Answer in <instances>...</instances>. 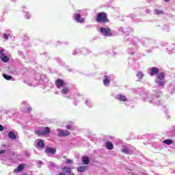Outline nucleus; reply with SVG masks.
<instances>
[{
	"label": "nucleus",
	"mask_w": 175,
	"mask_h": 175,
	"mask_svg": "<svg viewBox=\"0 0 175 175\" xmlns=\"http://www.w3.org/2000/svg\"><path fill=\"white\" fill-rule=\"evenodd\" d=\"M82 162L84 165H88L90 163V158L87 156L83 157Z\"/></svg>",
	"instance_id": "nucleus-13"
},
{
	"label": "nucleus",
	"mask_w": 175,
	"mask_h": 175,
	"mask_svg": "<svg viewBox=\"0 0 175 175\" xmlns=\"http://www.w3.org/2000/svg\"><path fill=\"white\" fill-rule=\"evenodd\" d=\"M75 21L81 23H83L85 21L84 18H81V15H80L79 14H75Z\"/></svg>",
	"instance_id": "nucleus-9"
},
{
	"label": "nucleus",
	"mask_w": 175,
	"mask_h": 175,
	"mask_svg": "<svg viewBox=\"0 0 175 175\" xmlns=\"http://www.w3.org/2000/svg\"><path fill=\"white\" fill-rule=\"evenodd\" d=\"M3 131V126L0 124V131Z\"/></svg>",
	"instance_id": "nucleus-31"
},
{
	"label": "nucleus",
	"mask_w": 175,
	"mask_h": 175,
	"mask_svg": "<svg viewBox=\"0 0 175 175\" xmlns=\"http://www.w3.org/2000/svg\"><path fill=\"white\" fill-rule=\"evenodd\" d=\"M8 137H10V139H12V140H16V138L14 133L12 131L8 133Z\"/></svg>",
	"instance_id": "nucleus-16"
},
{
	"label": "nucleus",
	"mask_w": 175,
	"mask_h": 175,
	"mask_svg": "<svg viewBox=\"0 0 175 175\" xmlns=\"http://www.w3.org/2000/svg\"><path fill=\"white\" fill-rule=\"evenodd\" d=\"M5 151L4 150H0V155L2 154H5Z\"/></svg>",
	"instance_id": "nucleus-30"
},
{
	"label": "nucleus",
	"mask_w": 175,
	"mask_h": 175,
	"mask_svg": "<svg viewBox=\"0 0 175 175\" xmlns=\"http://www.w3.org/2000/svg\"><path fill=\"white\" fill-rule=\"evenodd\" d=\"M66 129H68V130H70V129H72V126L70 124H68V125L66 126Z\"/></svg>",
	"instance_id": "nucleus-28"
},
{
	"label": "nucleus",
	"mask_w": 175,
	"mask_h": 175,
	"mask_svg": "<svg viewBox=\"0 0 175 175\" xmlns=\"http://www.w3.org/2000/svg\"><path fill=\"white\" fill-rule=\"evenodd\" d=\"M32 111V108L31 107H28L26 110V113H31Z\"/></svg>",
	"instance_id": "nucleus-26"
},
{
	"label": "nucleus",
	"mask_w": 175,
	"mask_h": 175,
	"mask_svg": "<svg viewBox=\"0 0 175 175\" xmlns=\"http://www.w3.org/2000/svg\"><path fill=\"white\" fill-rule=\"evenodd\" d=\"M2 54H3V50H0V55H2Z\"/></svg>",
	"instance_id": "nucleus-32"
},
{
	"label": "nucleus",
	"mask_w": 175,
	"mask_h": 175,
	"mask_svg": "<svg viewBox=\"0 0 175 175\" xmlns=\"http://www.w3.org/2000/svg\"><path fill=\"white\" fill-rule=\"evenodd\" d=\"M63 172H59V175H66L65 173H68L70 174L72 173V167H63L62 168Z\"/></svg>",
	"instance_id": "nucleus-4"
},
{
	"label": "nucleus",
	"mask_w": 175,
	"mask_h": 175,
	"mask_svg": "<svg viewBox=\"0 0 175 175\" xmlns=\"http://www.w3.org/2000/svg\"><path fill=\"white\" fill-rule=\"evenodd\" d=\"M69 92V88L68 87H65L62 90V94L64 95H66Z\"/></svg>",
	"instance_id": "nucleus-17"
},
{
	"label": "nucleus",
	"mask_w": 175,
	"mask_h": 175,
	"mask_svg": "<svg viewBox=\"0 0 175 175\" xmlns=\"http://www.w3.org/2000/svg\"><path fill=\"white\" fill-rule=\"evenodd\" d=\"M155 13H156V14H158V15H159V14H163V11L159 10H155Z\"/></svg>",
	"instance_id": "nucleus-25"
},
{
	"label": "nucleus",
	"mask_w": 175,
	"mask_h": 175,
	"mask_svg": "<svg viewBox=\"0 0 175 175\" xmlns=\"http://www.w3.org/2000/svg\"><path fill=\"white\" fill-rule=\"evenodd\" d=\"M122 152H124V154H129V149H128V148H123L122 149Z\"/></svg>",
	"instance_id": "nucleus-24"
},
{
	"label": "nucleus",
	"mask_w": 175,
	"mask_h": 175,
	"mask_svg": "<svg viewBox=\"0 0 175 175\" xmlns=\"http://www.w3.org/2000/svg\"><path fill=\"white\" fill-rule=\"evenodd\" d=\"M59 137H66V136H70V132L67 130L57 129Z\"/></svg>",
	"instance_id": "nucleus-2"
},
{
	"label": "nucleus",
	"mask_w": 175,
	"mask_h": 175,
	"mask_svg": "<svg viewBox=\"0 0 175 175\" xmlns=\"http://www.w3.org/2000/svg\"><path fill=\"white\" fill-rule=\"evenodd\" d=\"M159 84H161V85H163V82H162V81H159Z\"/></svg>",
	"instance_id": "nucleus-33"
},
{
	"label": "nucleus",
	"mask_w": 175,
	"mask_h": 175,
	"mask_svg": "<svg viewBox=\"0 0 175 175\" xmlns=\"http://www.w3.org/2000/svg\"><path fill=\"white\" fill-rule=\"evenodd\" d=\"M0 59H1V61H3V62H9V57L5 55V53H1Z\"/></svg>",
	"instance_id": "nucleus-11"
},
{
	"label": "nucleus",
	"mask_w": 175,
	"mask_h": 175,
	"mask_svg": "<svg viewBox=\"0 0 175 175\" xmlns=\"http://www.w3.org/2000/svg\"><path fill=\"white\" fill-rule=\"evenodd\" d=\"M143 76H144V75L143 74V72H139L137 74V77H138V79H143Z\"/></svg>",
	"instance_id": "nucleus-23"
},
{
	"label": "nucleus",
	"mask_w": 175,
	"mask_h": 175,
	"mask_svg": "<svg viewBox=\"0 0 175 175\" xmlns=\"http://www.w3.org/2000/svg\"><path fill=\"white\" fill-rule=\"evenodd\" d=\"M37 146L39 148H44V142H43V140H40Z\"/></svg>",
	"instance_id": "nucleus-15"
},
{
	"label": "nucleus",
	"mask_w": 175,
	"mask_h": 175,
	"mask_svg": "<svg viewBox=\"0 0 175 175\" xmlns=\"http://www.w3.org/2000/svg\"><path fill=\"white\" fill-rule=\"evenodd\" d=\"M38 163H42V161H39Z\"/></svg>",
	"instance_id": "nucleus-35"
},
{
	"label": "nucleus",
	"mask_w": 175,
	"mask_h": 175,
	"mask_svg": "<svg viewBox=\"0 0 175 175\" xmlns=\"http://www.w3.org/2000/svg\"><path fill=\"white\" fill-rule=\"evenodd\" d=\"M163 143H164V144H167V146H170V144H173V141L171 139H165Z\"/></svg>",
	"instance_id": "nucleus-20"
},
{
	"label": "nucleus",
	"mask_w": 175,
	"mask_h": 175,
	"mask_svg": "<svg viewBox=\"0 0 175 175\" xmlns=\"http://www.w3.org/2000/svg\"><path fill=\"white\" fill-rule=\"evenodd\" d=\"M100 31L102 34L104 35V36H111L113 33H111V29L106 27H101L100 29Z\"/></svg>",
	"instance_id": "nucleus-3"
},
{
	"label": "nucleus",
	"mask_w": 175,
	"mask_h": 175,
	"mask_svg": "<svg viewBox=\"0 0 175 175\" xmlns=\"http://www.w3.org/2000/svg\"><path fill=\"white\" fill-rule=\"evenodd\" d=\"M66 163H67V164L72 163V160H70V159H67Z\"/></svg>",
	"instance_id": "nucleus-29"
},
{
	"label": "nucleus",
	"mask_w": 175,
	"mask_h": 175,
	"mask_svg": "<svg viewBox=\"0 0 175 175\" xmlns=\"http://www.w3.org/2000/svg\"><path fill=\"white\" fill-rule=\"evenodd\" d=\"M96 23H103L106 24V23H110V20L107 18V14L105 12H98L96 17Z\"/></svg>",
	"instance_id": "nucleus-1"
},
{
	"label": "nucleus",
	"mask_w": 175,
	"mask_h": 175,
	"mask_svg": "<svg viewBox=\"0 0 175 175\" xmlns=\"http://www.w3.org/2000/svg\"><path fill=\"white\" fill-rule=\"evenodd\" d=\"M86 170H87V167H85V166H80L78 167V172L79 173H83Z\"/></svg>",
	"instance_id": "nucleus-18"
},
{
	"label": "nucleus",
	"mask_w": 175,
	"mask_h": 175,
	"mask_svg": "<svg viewBox=\"0 0 175 175\" xmlns=\"http://www.w3.org/2000/svg\"><path fill=\"white\" fill-rule=\"evenodd\" d=\"M64 84H65V81L61 79H58L55 81V85L57 88H61L62 87H63Z\"/></svg>",
	"instance_id": "nucleus-6"
},
{
	"label": "nucleus",
	"mask_w": 175,
	"mask_h": 175,
	"mask_svg": "<svg viewBox=\"0 0 175 175\" xmlns=\"http://www.w3.org/2000/svg\"><path fill=\"white\" fill-rule=\"evenodd\" d=\"M3 38L5 40H8V39H9V36H8V34L5 33L3 35Z\"/></svg>",
	"instance_id": "nucleus-27"
},
{
	"label": "nucleus",
	"mask_w": 175,
	"mask_h": 175,
	"mask_svg": "<svg viewBox=\"0 0 175 175\" xmlns=\"http://www.w3.org/2000/svg\"><path fill=\"white\" fill-rule=\"evenodd\" d=\"M116 98L118 100H120L121 102H126V96H125L124 95H122V94H118L116 96Z\"/></svg>",
	"instance_id": "nucleus-8"
},
{
	"label": "nucleus",
	"mask_w": 175,
	"mask_h": 175,
	"mask_svg": "<svg viewBox=\"0 0 175 175\" xmlns=\"http://www.w3.org/2000/svg\"><path fill=\"white\" fill-rule=\"evenodd\" d=\"M23 170V164H20L17 169L14 170V173H18L19 172H21Z\"/></svg>",
	"instance_id": "nucleus-19"
},
{
	"label": "nucleus",
	"mask_w": 175,
	"mask_h": 175,
	"mask_svg": "<svg viewBox=\"0 0 175 175\" xmlns=\"http://www.w3.org/2000/svg\"><path fill=\"white\" fill-rule=\"evenodd\" d=\"M158 79L159 80H164L165 79V74L163 72H161L158 75Z\"/></svg>",
	"instance_id": "nucleus-21"
},
{
	"label": "nucleus",
	"mask_w": 175,
	"mask_h": 175,
	"mask_svg": "<svg viewBox=\"0 0 175 175\" xmlns=\"http://www.w3.org/2000/svg\"><path fill=\"white\" fill-rule=\"evenodd\" d=\"M103 84L105 87H107V85L110 84V79H109V77L104 76Z\"/></svg>",
	"instance_id": "nucleus-12"
},
{
	"label": "nucleus",
	"mask_w": 175,
	"mask_h": 175,
	"mask_svg": "<svg viewBox=\"0 0 175 175\" xmlns=\"http://www.w3.org/2000/svg\"><path fill=\"white\" fill-rule=\"evenodd\" d=\"M45 152L46 154H52V155H54V154L57 152V150L54 148H46Z\"/></svg>",
	"instance_id": "nucleus-7"
},
{
	"label": "nucleus",
	"mask_w": 175,
	"mask_h": 175,
	"mask_svg": "<svg viewBox=\"0 0 175 175\" xmlns=\"http://www.w3.org/2000/svg\"><path fill=\"white\" fill-rule=\"evenodd\" d=\"M114 147V145L113 144V143L108 142L106 143V148H107V150H113Z\"/></svg>",
	"instance_id": "nucleus-14"
},
{
	"label": "nucleus",
	"mask_w": 175,
	"mask_h": 175,
	"mask_svg": "<svg viewBox=\"0 0 175 175\" xmlns=\"http://www.w3.org/2000/svg\"><path fill=\"white\" fill-rule=\"evenodd\" d=\"M51 133V130L50 129V127H44L43 131H41L40 132V135H42V136H46V135H50Z\"/></svg>",
	"instance_id": "nucleus-5"
},
{
	"label": "nucleus",
	"mask_w": 175,
	"mask_h": 175,
	"mask_svg": "<svg viewBox=\"0 0 175 175\" xmlns=\"http://www.w3.org/2000/svg\"><path fill=\"white\" fill-rule=\"evenodd\" d=\"M3 77H4V79H5V80H12V76L8 75H6V74H3Z\"/></svg>",
	"instance_id": "nucleus-22"
},
{
	"label": "nucleus",
	"mask_w": 175,
	"mask_h": 175,
	"mask_svg": "<svg viewBox=\"0 0 175 175\" xmlns=\"http://www.w3.org/2000/svg\"><path fill=\"white\" fill-rule=\"evenodd\" d=\"M159 73V68L157 67H154L151 69L150 75L151 76H155V75H158Z\"/></svg>",
	"instance_id": "nucleus-10"
},
{
	"label": "nucleus",
	"mask_w": 175,
	"mask_h": 175,
	"mask_svg": "<svg viewBox=\"0 0 175 175\" xmlns=\"http://www.w3.org/2000/svg\"><path fill=\"white\" fill-rule=\"evenodd\" d=\"M165 1V2H170V0H164Z\"/></svg>",
	"instance_id": "nucleus-34"
}]
</instances>
